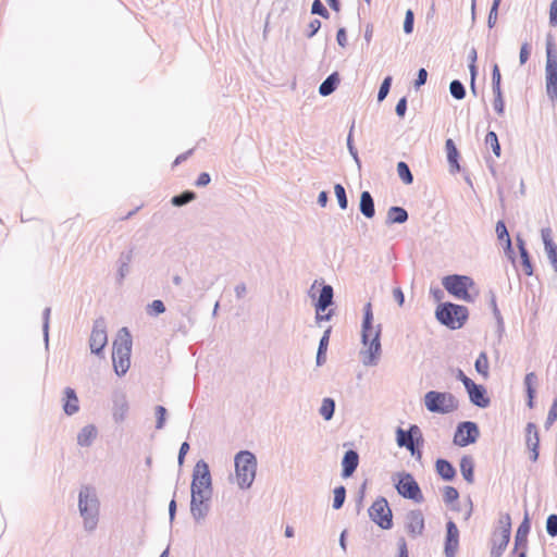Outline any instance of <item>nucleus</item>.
Masks as SVG:
<instances>
[{
    "mask_svg": "<svg viewBox=\"0 0 557 557\" xmlns=\"http://www.w3.org/2000/svg\"><path fill=\"white\" fill-rule=\"evenodd\" d=\"M396 443L399 447L411 449L416 444H423L424 440L420 428L417 424H410L408 430L397 428Z\"/></svg>",
    "mask_w": 557,
    "mask_h": 557,
    "instance_id": "16",
    "label": "nucleus"
},
{
    "mask_svg": "<svg viewBox=\"0 0 557 557\" xmlns=\"http://www.w3.org/2000/svg\"><path fill=\"white\" fill-rule=\"evenodd\" d=\"M459 547V530L456 523L449 520L446 523V536L444 543V554L446 557H455Z\"/></svg>",
    "mask_w": 557,
    "mask_h": 557,
    "instance_id": "17",
    "label": "nucleus"
},
{
    "mask_svg": "<svg viewBox=\"0 0 557 557\" xmlns=\"http://www.w3.org/2000/svg\"><path fill=\"white\" fill-rule=\"evenodd\" d=\"M557 420V396L553 399L544 426L548 430Z\"/></svg>",
    "mask_w": 557,
    "mask_h": 557,
    "instance_id": "55",
    "label": "nucleus"
},
{
    "mask_svg": "<svg viewBox=\"0 0 557 557\" xmlns=\"http://www.w3.org/2000/svg\"><path fill=\"white\" fill-rule=\"evenodd\" d=\"M436 473L444 481H453L456 478V469L450 461L444 458H438L435 462Z\"/></svg>",
    "mask_w": 557,
    "mask_h": 557,
    "instance_id": "31",
    "label": "nucleus"
},
{
    "mask_svg": "<svg viewBox=\"0 0 557 557\" xmlns=\"http://www.w3.org/2000/svg\"><path fill=\"white\" fill-rule=\"evenodd\" d=\"M197 198V195L193 190H185L178 195H175L171 198V203L174 207H183Z\"/></svg>",
    "mask_w": 557,
    "mask_h": 557,
    "instance_id": "39",
    "label": "nucleus"
},
{
    "mask_svg": "<svg viewBox=\"0 0 557 557\" xmlns=\"http://www.w3.org/2000/svg\"><path fill=\"white\" fill-rule=\"evenodd\" d=\"M516 242H517V247L519 249L523 272L527 276H531V275H533L534 270H533V264L531 261L530 253L525 247V242L520 235H517Z\"/></svg>",
    "mask_w": 557,
    "mask_h": 557,
    "instance_id": "29",
    "label": "nucleus"
},
{
    "mask_svg": "<svg viewBox=\"0 0 557 557\" xmlns=\"http://www.w3.org/2000/svg\"><path fill=\"white\" fill-rule=\"evenodd\" d=\"M485 145L492 148V151L496 157H500V144L498 140V136L494 131H488L485 136Z\"/></svg>",
    "mask_w": 557,
    "mask_h": 557,
    "instance_id": "46",
    "label": "nucleus"
},
{
    "mask_svg": "<svg viewBox=\"0 0 557 557\" xmlns=\"http://www.w3.org/2000/svg\"><path fill=\"white\" fill-rule=\"evenodd\" d=\"M108 343V335H107V323L103 318H98L95 320L91 334L89 337V347L91 354L102 357L103 356V349Z\"/></svg>",
    "mask_w": 557,
    "mask_h": 557,
    "instance_id": "14",
    "label": "nucleus"
},
{
    "mask_svg": "<svg viewBox=\"0 0 557 557\" xmlns=\"http://www.w3.org/2000/svg\"><path fill=\"white\" fill-rule=\"evenodd\" d=\"M492 90L493 92H503L502 74L497 63H494L492 66Z\"/></svg>",
    "mask_w": 557,
    "mask_h": 557,
    "instance_id": "49",
    "label": "nucleus"
},
{
    "mask_svg": "<svg viewBox=\"0 0 557 557\" xmlns=\"http://www.w3.org/2000/svg\"><path fill=\"white\" fill-rule=\"evenodd\" d=\"M132 335L127 327H122L113 342L112 361L117 376L126 374L131 367Z\"/></svg>",
    "mask_w": 557,
    "mask_h": 557,
    "instance_id": "3",
    "label": "nucleus"
},
{
    "mask_svg": "<svg viewBox=\"0 0 557 557\" xmlns=\"http://www.w3.org/2000/svg\"><path fill=\"white\" fill-rule=\"evenodd\" d=\"M147 314L159 315L165 312L166 308L162 300L156 299L147 306Z\"/></svg>",
    "mask_w": 557,
    "mask_h": 557,
    "instance_id": "51",
    "label": "nucleus"
},
{
    "mask_svg": "<svg viewBox=\"0 0 557 557\" xmlns=\"http://www.w3.org/2000/svg\"><path fill=\"white\" fill-rule=\"evenodd\" d=\"M354 129H355V120L352 121V123L350 125L349 133H348V136H347V148H348V151H349L350 156L354 158L355 162L360 168L361 166V161H360L359 156H358V150H357V148H356V146L354 144V137H352Z\"/></svg>",
    "mask_w": 557,
    "mask_h": 557,
    "instance_id": "45",
    "label": "nucleus"
},
{
    "mask_svg": "<svg viewBox=\"0 0 557 557\" xmlns=\"http://www.w3.org/2000/svg\"><path fill=\"white\" fill-rule=\"evenodd\" d=\"M496 234L499 242L504 243V251L508 259L511 260L512 263H515V251L512 248V243L510 235L508 233L507 226L503 220H499L496 223Z\"/></svg>",
    "mask_w": 557,
    "mask_h": 557,
    "instance_id": "24",
    "label": "nucleus"
},
{
    "mask_svg": "<svg viewBox=\"0 0 557 557\" xmlns=\"http://www.w3.org/2000/svg\"><path fill=\"white\" fill-rule=\"evenodd\" d=\"M392 81H393L392 76H386L383 79V82L381 83V86H380L379 92H377V101L379 102L383 101L387 97V95L391 90Z\"/></svg>",
    "mask_w": 557,
    "mask_h": 557,
    "instance_id": "53",
    "label": "nucleus"
},
{
    "mask_svg": "<svg viewBox=\"0 0 557 557\" xmlns=\"http://www.w3.org/2000/svg\"><path fill=\"white\" fill-rule=\"evenodd\" d=\"M369 517L383 530L393 528V513L385 497H377L370 506Z\"/></svg>",
    "mask_w": 557,
    "mask_h": 557,
    "instance_id": "11",
    "label": "nucleus"
},
{
    "mask_svg": "<svg viewBox=\"0 0 557 557\" xmlns=\"http://www.w3.org/2000/svg\"><path fill=\"white\" fill-rule=\"evenodd\" d=\"M475 371L484 379L488 377V358L485 351H481L474 362Z\"/></svg>",
    "mask_w": 557,
    "mask_h": 557,
    "instance_id": "42",
    "label": "nucleus"
},
{
    "mask_svg": "<svg viewBox=\"0 0 557 557\" xmlns=\"http://www.w3.org/2000/svg\"><path fill=\"white\" fill-rule=\"evenodd\" d=\"M424 406L432 413L447 414L459 408V401L449 392L430 391L424 395Z\"/></svg>",
    "mask_w": 557,
    "mask_h": 557,
    "instance_id": "6",
    "label": "nucleus"
},
{
    "mask_svg": "<svg viewBox=\"0 0 557 557\" xmlns=\"http://www.w3.org/2000/svg\"><path fill=\"white\" fill-rule=\"evenodd\" d=\"M311 14L319 15L323 18H330V12L321 2V0H313L311 4Z\"/></svg>",
    "mask_w": 557,
    "mask_h": 557,
    "instance_id": "52",
    "label": "nucleus"
},
{
    "mask_svg": "<svg viewBox=\"0 0 557 557\" xmlns=\"http://www.w3.org/2000/svg\"><path fill=\"white\" fill-rule=\"evenodd\" d=\"M449 92L451 97L456 100H462L467 95L466 87L459 79H454L450 82Z\"/></svg>",
    "mask_w": 557,
    "mask_h": 557,
    "instance_id": "43",
    "label": "nucleus"
},
{
    "mask_svg": "<svg viewBox=\"0 0 557 557\" xmlns=\"http://www.w3.org/2000/svg\"><path fill=\"white\" fill-rule=\"evenodd\" d=\"M397 173L399 178L407 185L413 183V175L410 171L409 165L405 161H399L397 163Z\"/></svg>",
    "mask_w": 557,
    "mask_h": 557,
    "instance_id": "44",
    "label": "nucleus"
},
{
    "mask_svg": "<svg viewBox=\"0 0 557 557\" xmlns=\"http://www.w3.org/2000/svg\"><path fill=\"white\" fill-rule=\"evenodd\" d=\"M321 21L318 20V18H314L312 20L309 25H308V28L305 33L306 37L307 38H312L318 32L319 29L321 28Z\"/></svg>",
    "mask_w": 557,
    "mask_h": 557,
    "instance_id": "60",
    "label": "nucleus"
},
{
    "mask_svg": "<svg viewBox=\"0 0 557 557\" xmlns=\"http://www.w3.org/2000/svg\"><path fill=\"white\" fill-rule=\"evenodd\" d=\"M531 530V524L528 515H525L523 521L520 523V525L517 529L516 535H515V550H518L520 548H528V535Z\"/></svg>",
    "mask_w": 557,
    "mask_h": 557,
    "instance_id": "28",
    "label": "nucleus"
},
{
    "mask_svg": "<svg viewBox=\"0 0 557 557\" xmlns=\"http://www.w3.org/2000/svg\"><path fill=\"white\" fill-rule=\"evenodd\" d=\"M339 83L338 72H333L320 84L319 94L323 97L332 95L337 89Z\"/></svg>",
    "mask_w": 557,
    "mask_h": 557,
    "instance_id": "32",
    "label": "nucleus"
},
{
    "mask_svg": "<svg viewBox=\"0 0 557 557\" xmlns=\"http://www.w3.org/2000/svg\"><path fill=\"white\" fill-rule=\"evenodd\" d=\"M359 210L361 214L367 219H372L375 215L374 199L370 191L363 190L360 194Z\"/></svg>",
    "mask_w": 557,
    "mask_h": 557,
    "instance_id": "30",
    "label": "nucleus"
},
{
    "mask_svg": "<svg viewBox=\"0 0 557 557\" xmlns=\"http://www.w3.org/2000/svg\"><path fill=\"white\" fill-rule=\"evenodd\" d=\"M154 412H156V418H157L156 429L161 430L165 425V419H166L168 411H166L165 407L158 405L154 408Z\"/></svg>",
    "mask_w": 557,
    "mask_h": 557,
    "instance_id": "54",
    "label": "nucleus"
},
{
    "mask_svg": "<svg viewBox=\"0 0 557 557\" xmlns=\"http://www.w3.org/2000/svg\"><path fill=\"white\" fill-rule=\"evenodd\" d=\"M549 25L557 26V0H553L549 8Z\"/></svg>",
    "mask_w": 557,
    "mask_h": 557,
    "instance_id": "64",
    "label": "nucleus"
},
{
    "mask_svg": "<svg viewBox=\"0 0 557 557\" xmlns=\"http://www.w3.org/2000/svg\"><path fill=\"white\" fill-rule=\"evenodd\" d=\"M334 304V289L331 285L324 284L320 289L318 300L314 304L315 312L326 311Z\"/></svg>",
    "mask_w": 557,
    "mask_h": 557,
    "instance_id": "25",
    "label": "nucleus"
},
{
    "mask_svg": "<svg viewBox=\"0 0 557 557\" xmlns=\"http://www.w3.org/2000/svg\"><path fill=\"white\" fill-rule=\"evenodd\" d=\"M134 258V248L133 247H129L128 249L126 250H123L117 260H116V265H117V270H116V284L117 285H122L125 277L129 274L131 272V262Z\"/></svg>",
    "mask_w": 557,
    "mask_h": 557,
    "instance_id": "21",
    "label": "nucleus"
},
{
    "mask_svg": "<svg viewBox=\"0 0 557 557\" xmlns=\"http://www.w3.org/2000/svg\"><path fill=\"white\" fill-rule=\"evenodd\" d=\"M435 319L449 330H459L469 319V309L450 301L440 302L435 309Z\"/></svg>",
    "mask_w": 557,
    "mask_h": 557,
    "instance_id": "4",
    "label": "nucleus"
},
{
    "mask_svg": "<svg viewBox=\"0 0 557 557\" xmlns=\"http://www.w3.org/2000/svg\"><path fill=\"white\" fill-rule=\"evenodd\" d=\"M445 149H446V152H447V161L449 163V166H450V172L451 173H455V172H459L460 171V165H459V151L454 143V140L451 138H448L446 139L445 141Z\"/></svg>",
    "mask_w": 557,
    "mask_h": 557,
    "instance_id": "34",
    "label": "nucleus"
},
{
    "mask_svg": "<svg viewBox=\"0 0 557 557\" xmlns=\"http://www.w3.org/2000/svg\"><path fill=\"white\" fill-rule=\"evenodd\" d=\"M493 108L498 115H503L505 111V101L503 92H493Z\"/></svg>",
    "mask_w": 557,
    "mask_h": 557,
    "instance_id": "58",
    "label": "nucleus"
},
{
    "mask_svg": "<svg viewBox=\"0 0 557 557\" xmlns=\"http://www.w3.org/2000/svg\"><path fill=\"white\" fill-rule=\"evenodd\" d=\"M460 472L462 478L468 483L472 484L474 482V460L472 456L465 455L460 459Z\"/></svg>",
    "mask_w": 557,
    "mask_h": 557,
    "instance_id": "38",
    "label": "nucleus"
},
{
    "mask_svg": "<svg viewBox=\"0 0 557 557\" xmlns=\"http://www.w3.org/2000/svg\"><path fill=\"white\" fill-rule=\"evenodd\" d=\"M424 528V516L420 509L410 510L406 515V530L411 537L422 535Z\"/></svg>",
    "mask_w": 557,
    "mask_h": 557,
    "instance_id": "18",
    "label": "nucleus"
},
{
    "mask_svg": "<svg viewBox=\"0 0 557 557\" xmlns=\"http://www.w3.org/2000/svg\"><path fill=\"white\" fill-rule=\"evenodd\" d=\"M469 399L471 404L479 408H487L491 404V399L487 396L486 388L481 385L476 384L469 393Z\"/></svg>",
    "mask_w": 557,
    "mask_h": 557,
    "instance_id": "27",
    "label": "nucleus"
},
{
    "mask_svg": "<svg viewBox=\"0 0 557 557\" xmlns=\"http://www.w3.org/2000/svg\"><path fill=\"white\" fill-rule=\"evenodd\" d=\"M382 325L373 326V311L371 302H367L363 307V319L361 325V343L368 347L360 351L361 361L367 367L376 366L379 363L381 347Z\"/></svg>",
    "mask_w": 557,
    "mask_h": 557,
    "instance_id": "1",
    "label": "nucleus"
},
{
    "mask_svg": "<svg viewBox=\"0 0 557 557\" xmlns=\"http://www.w3.org/2000/svg\"><path fill=\"white\" fill-rule=\"evenodd\" d=\"M213 493H202L200 491L191 492L190 515L195 522L200 523L206 519L210 511V503Z\"/></svg>",
    "mask_w": 557,
    "mask_h": 557,
    "instance_id": "13",
    "label": "nucleus"
},
{
    "mask_svg": "<svg viewBox=\"0 0 557 557\" xmlns=\"http://www.w3.org/2000/svg\"><path fill=\"white\" fill-rule=\"evenodd\" d=\"M537 383V376L534 372H529L524 376V388L528 397L527 405L530 409L534 407V398H535V385Z\"/></svg>",
    "mask_w": 557,
    "mask_h": 557,
    "instance_id": "36",
    "label": "nucleus"
},
{
    "mask_svg": "<svg viewBox=\"0 0 557 557\" xmlns=\"http://www.w3.org/2000/svg\"><path fill=\"white\" fill-rule=\"evenodd\" d=\"M112 416L116 423L123 422L127 416L129 406L126 394L123 391L112 393Z\"/></svg>",
    "mask_w": 557,
    "mask_h": 557,
    "instance_id": "19",
    "label": "nucleus"
},
{
    "mask_svg": "<svg viewBox=\"0 0 557 557\" xmlns=\"http://www.w3.org/2000/svg\"><path fill=\"white\" fill-rule=\"evenodd\" d=\"M488 296H490V307H491V309L493 311V315L497 322V331L499 333H502L505 329L504 319H503V315L497 307L495 293L493 290H490Z\"/></svg>",
    "mask_w": 557,
    "mask_h": 557,
    "instance_id": "40",
    "label": "nucleus"
},
{
    "mask_svg": "<svg viewBox=\"0 0 557 557\" xmlns=\"http://www.w3.org/2000/svg\"><path fill=\"white\" fill-rule=\"evenodd\" d=\"M530 53H531V47L528 42H523L521 45V48H520V53H519V61H520V64H524L529 58H530Z\"/></svg>",
    "mask_w": 557,
    "mask_h": 557,
    "instance_id": "62",
    "label": "nucleus"
},
{
    "mask_svg": "<svg viewBox=\"0 0 557 557\" xmlns=\"http://www.w3.org/2000/svg\"><path fill=\"white\" fill-rule=\"evenodd\" d=\"M480 436V430L475 422L463 421L457 425L454 444L460 447L468 446L476 442Z\"/></svg>",
    "mask_w": 557,
    "mask_h": 557,
    "instance_id": "15",
    "label": "nucleus"
},
{
    "mask_svg": "<svg viewBox=\"0 0 557 557\" xmlns=\"http://www.w3.org/2000/svg\"><path fill=\"white\" fill-rule=\"evenodd\" d=\"M78 509L83 518L85 531L92 532L96 530L99 521L100 502L94 486L83 485L81 487Z\"/></svg>",
    "mask_w": 557,
    "mask_h": 557,
    "instance_id": "2",
    "label": "nucleus"
},
{
    "mask_svg": "<svg viewBox=\"0 0 557 557\" xmlns=\"http://www.w3.org/2000/svg\"><path fill=\"white\" fill-rule=\"evenodd\" d=\"M359 466V454L355 449L345 451L342 459V476L350 478Z\"/></svg>",
    "mask_w": 557,
    "mask_h": 557,
    "instance_id": "22",
    "label": "nucleus"
},
{
    "mask_svg": "<svg viewBox=\"0 0 557 557\" xmlns=\"http://www.w3.org/2000/svg\"><path fill=\"white\" fill-rule=\"evenodd\" d=\"M525 445L530 450V460L536 462L540 456V435L533 422H529L525 426Z\"/></svg>",
    "mask_w": 557,
    "mask_h": 557,
    "instance_id": "20",
    "label": "nucleus"
},
{
    "mask_svg": "<svg viewBox=\"0 0 557 557\" xmlns=\"http://www.w3.org/2000/svg\"><path fill=\"white\" fill-rule=\"evenodd\" d=\"M335 406V400L333 398L326 397L322 400L319 412L324 420L330 421L334 417Z\"/></svg>",
    "mask_w": 557,
    "mask_h": 557,
    "instance_id": "41",
    "label": "nucleus"
},
{
    "mask_svg": "<svg viewBox=\"0 0 557 557\" xmlns=\"http://www.w3.org/2000/svg\"><path fill=\"white\" fill-rule=\"evenodd\" d=\"M414 14L411 10H407L404 21V32L411 34L413 32Z\"/></svg>",
    "mask_w": 557,
    "mask_h": 557,
    "instance_id": "59",
    "label": "nucleus"
},
{
    "mask_svg": "<svg viewBox=\"0 0 557 557\" xmlns=\"http://www.w3.org/2000/svg\"><path fill=\"white\" fill-rule=\"evenodd\" d=\"M334 314H335V312L333 309H330L327 312H325V311L315 312V317H314L315 323L318 325H321L322 322L332 320Z\"/></svg>",
    "mask_w": 557,
    "mask_h": 557,
    "instance_id": "61",
    "label": "nucleus"
},
{
    "mask_svg": "<svg viewBox=\"0 0 557 557\" xmlns=\"http://www.w3.org/2000/svg\"><path fill=\"white\" fill-rule=\"evenodd\" d=\"M443 286L448 294L459 300L473 302L474 298L469 289L474 286V281L467 275L451 274L443 278Z\"/></svg>",
    "mask_w": 557,
    "mask_h": 557,
    "instance_id": "8",
    "label": "nucleus"
},
{
    "mask_svg": "<svg viewBox=\"0 0 557 557\" xmlns=\"http://www.w3.org/2000/svg\"><path fill=\"white\" fill-rule=\"evenodd\" d=\"M393 481L397 493L401 497L410 499L418 504L424 500L422 491L411 473L397 472L393 476Z\"/></svg>",
    "mask_w": 557,
    "mask_h": 557,
    "instance_id": "9",
    "label": "nucleus"
},
{
    "mask_svg": "<svg viewBox=\"0 0 557 557\" xmlns=\"http://www.w3.org/2000/svg\"><path fill=\"white\" fill-rule=\"evenodd\" d=\"M334 193H335L339 208L342 210H346L348 208V198H347L345 187L342 184H335Z\"/></svg>",
    "mask_w": 557,
    "mask_h": 557,
    "instance_id": "47",
    "label": "nucleus"
},
{
    "mask_svg": "<svg viewBox=\"0 0 557 557\" xmlns=\"http://www.w3.org/2000/svg\"><path fill=\"white\" fill-rule=\"evenodd\" d=\"M234 461L238 486L242 490L249 488L256 478V456L249 450H240L236 454Z\"/></svg>",
    "mask_w": 557,
    "mask_h": 557,
    "instance_id": "5",
    "label": "nucleus"
},
{
    "mask_svg": "<svg viewBox=\"0 0 557 557\" xmlns=\"http://www.w3.org/2000/svg\"><path fill=\"white\" fill-rule=\"evenodd\" d=\"M332 333V326H329L322 337L320 338L315 362L318 367L323 366L326 362V351L330 343V336Z\"/></svg>",
    "mask_w": 557,
    "mask_h": 557,
    "instance_id": "35",
    "label": "nucleus"
},
{
    "mask_svg": "<svg viewBox=\"0 0 557 557\" xmlns=\"http://www.w3.org/2000/svg\"><path fill=\"white\" fill-rule=\"evenodd\" d=\"M409 219V214L407 210L403 207L393 206L388 209L386 221L387 225L392 224H403L406 223Z\"/></svg>",
    "mask_w": 557,
    "mask_h": 557,
    "instance_id": "33",
    "label": "nucleus"
},
{
    "mask_svg": "<svg viewBox=\"0 0 557 557\" xmlns=\"http://www.w3.org/2000/svg\"><path fill=\"white\" fill-rule=\"evenodd\" d=\"M398 554L397 557H409L407 542L405 537H399L397 541Z\"/></svg>",
    "mask_w": 557,
    "mask_h": 557,
    "instance_id": "63",
    "label": "nucleus"
},
{
    "mask_svg": "<svg viewBox=\"0 0 557 557\" xmlns=\"http://www.w3.org/2000/svg\"><path fill=\"white\" fill-rule=\"evenodd\" d=\"M97 437V429L94 424L85 425L77 435V444L82 447H89Z\"/></svg>",
    "mask_w": 557,
    "mask_h": 557,
    "instance_id": "37",
    "label": "nucleus"
},
{
    "mask_svg": "<svg viewBox=\"0 0 557 557\" xmlns=\"http://www.w3.org/2000/svg\"><path fill=\"white\" fill-rule=\"evenodd\" d=\"M62 400L65 414L73 416L79 410V400L74 388L65 387Z\"/></svg>",
    "mask_w": 557,
    "mask_h": 557,
    "instance_id": "26",
    "label": "nucleus"
},
{
    "mask_svg": "<svg viewBox=\"0 0 557 557\" xmlns=\"http://www.w3.org/2000/svg\"><path fill=\"white\" fill-rule=\"evenodd\" d=\"M546 94L552 102L557 100V48L552 35L546 39Z\"/></svg>",
    "mask_w": 557,
    "mask_h": 557,
    "instance_id": "7",
    "label": "nucleus"
},
{
    "mask_svg": "<svg viewBox=\"0 0 557 557\" xmlns=\"http://www.w3.org/2000/svg\"><path fill=\"white\" fill-rule=\"evenodd\" d=\"M546 532L549 536H557V515L550 513L546 519Z\"/></svg>",
    "mask_w": 557,
    "mask_h": 557,
    "instance_id": "57",
    "label": "nucleus"
},
{
    "mask_svg": "<svg viewBox=\"0 0 557 557\" xmlns=\"http://www.w3.org/2000/svg\"><path fill=\"white\" fill-rule=\"evenodd\" d=\"M541 234L545 252L549 259V262L554 271L557 273V245L552 238V230L549 227L543 228Z\"/></svg>",
    "mask_w": 557,
    "mask_h": 557,
    "instance_id": "23",
    "label": "nucleus"
},
{
    "mask_svg": "<svg viewBox=\"0 0 557 557\" xmlns=\"http://www.w3.org/2000/svg\"><path fill=\"white\" fill-rule=\"evenodd\" d=\"M200 491L202 493H213L212 478L208 463L199 460L194 467L190 492Z\"/></svg>",
    "mask_w": 557,
    "mask_h": 557,
    "instance_id": "12",
    "label": "nucleus"
},
{
    "mask_svg": "<svg viewBox=\"0 0 557 557\" xmlns=\"http://www.w3.org/2000/svg\"><path fill=\"white\" fill-rule=\"evenodd\" d=\"M459 498V492L454 486H445L443 493V499L446 504H451Z\"/></svg>",
    "mask_w": 557,
    "mask_h": 557,
    "instance_id": "56",
    "label": "nucleus"
},
{
    "mask_svg": "<svg viewBox=\"0 0 557 557\" xmlns=\"http://www.w3.org/2000/svg\"><path fill=\"white\" fill-rule=\"evenodd\" d=\"M499 527L493 532L491 537V557H502L506 550L511 535L510 516L506 513L499 521Z\"/></svg>",
    "mask_w": 557,
    "mask_h": 557,
    "instance_id": "10",
    "label": "nucleus"
},
{
    "mask_svg": "<svg viewBox=\"0 0 557 557\" xmlns=\"http://www.w3.org/2000/svg\"><path fill=\"white\" fill-rule=\"evenodd\" d=\"M51 308L46 307L42 311V334L46 347L49 345V323H50Z\"/></svg>",
    "mask_w": 557,
    "mask_h": 557,
    "instance_id": "50",
    "label": "nucleus"
},
{
    "mask_svg": "<svg viewBox=\"0 0 557 557\" xmlns=\"http://www.w3.org/2000/svg\"><path fill=\"white\" fill-rule=\"evenodd\" d=\"M346 499V488L344 485H339L334 488L333 508L335 510L341 509L344 506Z\"/></svg>",
    "mask_w": 557,
    "mask_h": 557,
    "instance_id": "48",
    "label": "nucleus"
}]
</instances>
